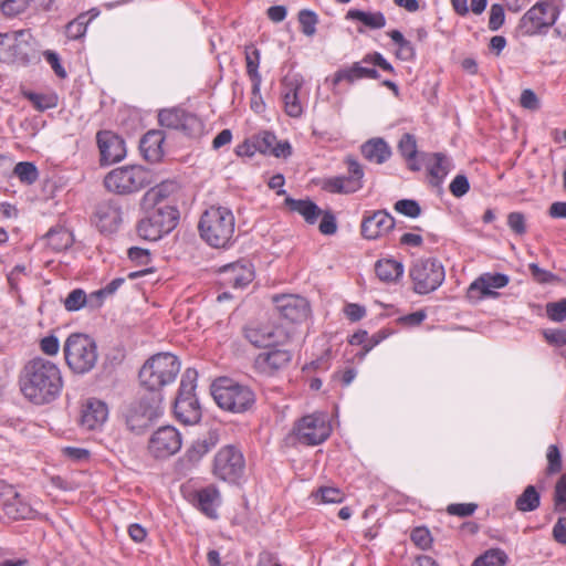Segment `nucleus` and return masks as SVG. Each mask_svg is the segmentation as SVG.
I'll use <instances>...</instances> for the list:
<instances>
[{"instance_id":"obj_6","label":"nucleus","mask_w":566,"mask_h":566,"mask_svg":"<svg viewBox=\"0 0 566 566\" xmlns=\"http://www.w3.org/2000/svg\"><path fill=\"white\" fill-rule=\"evenodd\" d=\"M198 373L187 368L181 376L178 395L174 403L176 418L185 424H195L201 419V407L196 396Z\"/></svg>"},{"instance_id":"obj_39","label":"nucleus","mask_w":566,"mask_h":566,"mask_svg":"<svg viewBox=\"0 0 566 566\" xmlns=\"http://www.w3.org/2000/svg\"><path fill=\"white\" fill-rule=\"evenodd\" d=\"M541 495L534 485H527L523 493L515 500L517 511L526 513L539 507Z\"/></svg>"},{"instance_id":"obj_51","label":"nucleus","mask_w":566,"mask_h":566,"mask_svg":"<svg viewBox=\"0 0 566 566\" xmlns=\"http://www.w3.org/2000/svg\"><path fill=\"white\" fill-rule=\"evenodd\" d=\"M87 302L90 303V296L87 297L83 290L75 289L66 296L64 306L67 311L74 312L84 307Z\"/></svg>"},{"instance_id":"obj_49","label":"nucleus","mask_w":566,"mask_h":566,"mask_svg":"<svg viewBox=\"0 0 566 566\" xmlns=\"http://www.w3.org/2000/svg\"><path fill=\"white\" fill-rule=\"evenodd\" d=\"M27 97L41 112L54 108L57 105V96L55 94L29 93Z\"/></svg>"},{"instance_id":"obj_38","label":"nucleus","mask_w":566,"mask_h":566,"mask_svg":"<svg viewBox=\"0 0 566 566\" xmlns=\"http://www.w3.org/2000/svg\"><path fill=\"white\" fill-rule=\"evenodd\" d=\"M346 19L360 21L369 29H381L386 25V18L381 12H366L358 9H350Z\"/></svg>"},{"instance_id":"obj_55","label":"nucleus","mask_w":566,"mask_h":566,"mask_svg":"<svg viewBox=\"0 0 566 566\" xmlns=\"http://www.w3.org/2000/svg\"><path fill=\"white\" fill-rule=\"evenodd\" d=\"M546 314L551 321L563 322L566 318V298L546 305Z\"/></svg>"},{"instance_id":"obj_21","label":"nucleus","mask_w":566,"mask_h":566,"mask_svg":"<svg viewBox=\"0 0 566 566\" xmlns=\"http://www.w3.org/2000/svg\"><path fill=\"white\" fill-rule=\"evenodd\" d=\"M273 303L280 315L293 323L306 319L310 314V304L307 300L300 295H275L273 297Z\"/></svg>"},{"instance_id":"obj_9","label":"nucleus","mask_w":566,"mask_h":566,"mask_svg":"<svg viewBox=\"0 0 566 566\" xmlns=\"http://www.w3.org/2000/svg\"><path fill=\"white\" fill-rule=\"evenodd\" d=\"M160 392L147 394L130 402L124 417L129 430L139 433L163 415Z\"/></svg>"},{"instance_id":"obj_1","label":"nucleus","mask_w":566,"mask_h":566,"mask_svg":"<svg viewBox=\"0 0 566 566\" xmlns=\"http://www.w3.org/2000/svg\"><path fill=\"white\" fill-rule=\"evenodd\" d=\"M20 390L30 402L43 406L55 401L63 389L60 367L43 357L30 359L19 378Z\"/></svg>"},{"instance_id":"obj_27","label":"nucleus","mask_w":566,"mask_h":566,"mask_svg":"<svg viewBox=\"0 0 566 566\" xmlns=\"http://www.w3.org/2000/svg\"><path fill=\"white\" fill-rule=\"evenodd\" d=\"M221 281L223 284L234 289H243L252 282L254 272L250 264L235 262L220 269Z\"/></svg>"},{"instance_id":"obj_32","label":"nucleus","mask_w":566,"mask_h":566,"mask_svg":"<svg viewBox=\"0 0 566 566\" xmlns=\"http://www.w3.org/2000/svg\"><path fill=\"white\" fill-rule=\"evenodd\" d=\"M403 264L396 259H380L375 264L377 277L385 283H395L403 274Z\"/></svg>"},{"instance_id":"obj_43","label":"nucleus","mask_w":566,"mask_h":566,"mask_svg":"<svg viewBox=\"0 0 566 566\" xmlns=\"http://www.w3.org/2000/svg\"><path fill=\"white\" fill-rule=\"evenodd\" d=\"M507 562V555L504 551L492 548L479 556L472 566H504Z\"/></svg>"},{"instance_id":"obj_44","label":"nucleus","mask_w":566,"mask_h":566,"mask_svg":"<svg viewBox=\"0 0 566 566\" xmlns=\"http://www.w3.org/2000/svg\"><path fill=\"white\" fill-rule=\"evenodd\" d=\"M91 22L88 13H81L74 20L67 23L65 28V34L71 40H77L82 38L87 30V25Z\"/></svg>"},{"instance_id":"obj_18","label":"nucleus","mask_w":566,"mask_h":566,"mask_svg":"<svg viewBox=\"0 0 566 566\" xmlns=\"http://www.w3.org/2000/svg\"><path fill=\"white\" fill-rule=\"evenodd\" d=\"M181 444L180 432L172 426H164L151 434L148 450L155 458L165 459L177 453Z\"/></svg>"},{"instance_id":"obj_20","label":"nucleus","mask_w":566,"mask_h":566,"mask_svg":"<svg viewBox=\"0 0 566 566\" xmlns=\"http://www.w3.org/2000/svg\"><path fill=\"white\" fill-rule=\"evenodd\" d=\"M99 149V163L108 166L123 160L126 156V146L123 138L109 130H101L96 135Z\"/></svg>"},{"instance_id":"obj_48","label":"nucleus","mask_w":566,"mask_h":566,"mask_svg":"<svg viewBox=\"0 0 566 566\" xmlns=\"http://www.w3.org/2000/svg\"><path fill=\"white\" fill-rule=\"evenodd\" d=\"M13 172L22 182L28 185L33 184L39 177L35 165L29 161L18 163Z\"/></svg>"},{"instance_id":"obj_3","label":"nucleus","mask_w":566,"mask_h":566,"mask_svg":"<svg viewBox=\"0 0 566 566\" xmlns=\"http://www.w3.org/2000/svg\"><path fill=\"white\" fill-rule=\"evenodd\" d=\"M180 371L178 357L170 353H159L151 356L139 370V380L149 394L160 392L159 390L171 384Z\"/></svg>"},{"instance_id":"obj_13","label":"nucleus","mask_w":566,"mask_h":566,"mask_svg":"<svg viewBox=\"0 0 566 566\" xmlns=\"http://www.w3.org/2000/svg\"><path fill=\"white\" fill-rule=\"evenodd\" d=\"M363 64H371L386 72H394V66L380 53L375 52L367 54L360 62H355L350 66L337 70L332 78L333 86L338 85L343 81L353 84L361 78L379 77V73L375 67L364 66Z\"/></svg>"},{"instance_id":"obj_35","label":"nucleus","mask_w":566,"mask_h":566,"mask_svg":"<svg viewBox=\"0 0 566 566\" xmlns=\"http://www.w3.org/2000/svg\"><path fill=\"white\" fill-rule=\"evenodd\" d=\"M178 184L172 180H165L150 188L143 197V207L150 208L153 206H161V201L177 191Z\"/></svg>"},{"instance_id":"obj_19","label":"nucleus","mask_w":566,"mask_h":566,"mask_svg":"<svg viewBox=\"0 0 566 566\" xmlns=\"http://www.w3.org/2000/svg\"><path fill=\"white\" fill-rule=\"evenodd\" d=\"M158 119L161 126L181 130L188 136H197L203 129L199 117L180 108L164 109Z\"/></svg>"},{"instance_id":"obj_59","label":"nucleus","mask_w":566,"mask_h":566,"mask_svg":"<svg viewBox=\"0 0 566 566\" xmlns=\"http://www.w3.org/2000/svg\"><path fill=\"white\" fill-rule=\"evenodd\" d=\"M507 224L510 229L518 235H523L526 232L525 216L521 212H511L507 216Z\"/></svg>"},{"instance_id":"obj_33","label":"nucleus","mask_w":566,"mask_h":566,"mask_svg":"<svg viewBox=\"0 0 566 566\" xmlns=\"http://www.w3.org/2000/svg\"><path fill=\"white\" fill-rule=\"evenodd\" d=\"M364 157L375 164H384L391 156L388 144L382 138H373L361 146Z\"/></svg>"},{"instance_id":"obj_57","label":"nucleus","mask_w":566,"mask_h":566,"mask_svg":"<svg viewBox=\"0 0 566 566\" xmlns=\"http://www.w3.org/2000/svg\"><path fill=\"white\" fill-rule=\"evenodd\" d=\"M450 192L457 197H463L470 190V184L465 175H457L449 186Z\"/></svg>"},{"instance_id":"obj_11","label":"nucleus","mask_w":566,"mask_h":566,"mask_svg":"<svg viewBox=\"0 0 566 566\" xmlns=\"http://www.w3.org/2000/svg\"><path fill=\"white\" fill-rule=\"evenodd\" d=\"M245 471V460L242 451L233 446L227 444L219 449L213 459L212 473L224 482L237 484Z\"/></svg>"},{"instance_id":"obj_12","label":"nucleus","mask_w":566,"mask_h":566,"mask_svg":"<svg viewBox=\"0 0 566 566\" xmlns=\"http://www.w3.org/2000/svg\"><path fill=\"white\" fill-rule=\"evenodd\" d=\"M31 39L32 34L29 30L0 33V62L18 65L29 64Z\"/></svg>"},{"instance_id":"obj_50","label":"nucleus","mask_w":566,"mask_h":566,"mask_svg":"<svg viewBox=\"0 0 566 566\" xmlns=\"http://www.w3.org/2000/svg\"><path fill=\"white\" fill-rule=\"evenodd\" d=\"M554 511L557 513L566 512V473L562 474L554 490Z\"/></svg>"},{"instance_id":"obj_54","label":"nucleus","mask_w":566,"mask_h":566,"mask_svg":"<svg viewBox=\"0 0 566 566\" xmlns=\"http://www.w3.org/2000/svg\"><path fill=\"white\" fill-rule=\"evenodd\" d=\"M395 210L409 218H418L421 213V208L416 200L401 199L395 203Z\"/></svg>"},{"instance_id":"obj_14","label":"nucleus","mask_w":566,"mask_h":566,"mask_svg":"<svg viewBox=\"0 0 566 566\" xmlns=\"http://www.w3.org/2000/svg\"><path fill=\"white\" fill-rule=\"evenodd\" d=\"M413 290L418 294L436 291L444 281V269L437 259H419L410 269Z\"/></svg>"},{"instance_id":"obj_2","label":"nucleus","mask_w":566,"mask_h":566,"mask_svg":"<svg viewBox=\"0 0 566 566\" xmlns=\"http://www.w3.org/2000/svg\"><path fill=\"white\" fill-rule=\"evenodd\" d=\"M234 216L227 207L212 206L207 209L199 221L201 238L213 248H226L234 233Z\"/></svg>"},{"instance_id":"obj_63","label":"nucleus","mask_w":566,"mask_h":566,"mask_svg":"<svg viewBox=\"0 0 566 566\" xmlns=\"http://www.w3.org/2000/svg\"><path fill=\"white\" fill-rule=\"evenodd\" d=\"M476 507V504L473 503L451 504L448 506V513L451 515L467 517L472 515L475 512Z\"/></svg>"},{"instance_id":"obj_4","label":"nucleus","mask_w":566,"mask_h":566,"mask_svg":"<svg viewBox=\"0 0 566 566\" xmlns=\"http://www.w3.org/2000/svg\"><path fill=\"white\" fill-rule=\"evenodd\" d=\"M211 394L221 409L233 413L245 412L255 402V395L250 387L229 378H220L214 381L211 386Z\"/></svg>"},{"instance_id":"obj_17","label":"nucleus","mask_w":566,"mask_h":566,"mask_svg":"<svg viewBox=\"0 0 566 566\" xmlns=\"http://www.w3.org/2000/svg\"><path fill=\"white\" fill-rule=\"evenodd\" d=\"M348 176H335L323 181V189L332 193H353L363 187L364 170L353 157L346 159Z\"/></svg>"},{"instance_id":"obj_5","label":"nucleus","mask_w":566,"mask_h":566,"mask_svg":"<svg viewBox=\"0 0 566 566\" xmlns=\"http://www.w3.org/2000/svg\"><path fill=\"white\" fill-rule=\"evenodd\" d=\"M64 357L75 374L91 371L98 359L97 346L92 337L81 333L71 334L63 346Z\"/></svg>"},{"instance_id":"obj_31","label":"nucleus","mask_w":566,"mask_h":566,"mask_svg":"<svg viewBox=\"0 0 566 566\" xmlns=\"http://www.w3.org/2000/svg\"><path fill=\"white\" fill-rule=\"evenodd\" d=\"M165 137L159 130H149L140 139L139 148L145 159L151 163L158 161L163 156V143Z\"/></svg>"},{"instance_id":"obj_37","label":"nucleus","mask_w":566,"mask_h":566,"mask_svg":"<svg viewBox=\"0 0 566 566\" xmlns=\"http://www.w3.org/2000/svg\"><path fill=\"white\" fill-rule=\"evenodd\" d=\"M285 205L290 208V210L300 213L310 224L316 223L319 214L322 213L318 206L310 199L297 200L293 198H286Z\"/></svg>"},{"instance_id":"obj_41","label":"nucleus","mask_w":566,"mask_h":566,"mask_svg":"<svg viewBox=\"0 0 566 566\" xmlns=\"http://www.w3.org/2000/svg\"><path fill=\"white\" fill-rule=\"evenodd\" d=\"M388 35L398 46L396 55L402 61H411L416 56L415 48L410 41L405 39L403 34L398 30H391Z\"/></svg>"},{"instance_id":"obj_42","label":"nucleus","mask_w":566,"mask_h":566,"mask_svg":"<svg viewBox=\"0 0 566 566\" xmlns=\"http://www.w3.org/2000/svg\"><path fill=\"white\" fill-rule=\"evenodd\" d=\"M398 149L401 156H403L410 163V168L412 170H418L419 167L411 163L417 155L416 137L409 133L403 134L398 143Z\"/></svg>"},{"instance_id":"obj_15","label":"nucleus","mask_w":566,"mask_h":566,"mask_svg":"<svg viewBox=\"0 0 566 566\" xmlns=\"http://www.w3.org/2000/svg\"><path fill=\"white\" fill-rule=\"evenodd\" d=\"M332 428L327 415L314 412L300 419L293 429L296 440L306 446H317L331 434Z\"/></svg>"},{"instance_id":"obj_24","label":"nucleus","mask_w":566,"mask_h":566,"mask_svg":"<svg viewBox=\"0 0 566 566\" xmlns=\"http://www.w3.org/2000/svg\"><path fill=\"white\" fill-rule=\"evenodd\" d=\"M1 506L4 514L12 520L31 518L34 511L29 502H27L11 485L6 486L2 493Z\"/></svg>"},{"instance_id":"obj_45","label":"nucleus","mask_w":566,"mask_h":566,"mask_svg":"<svg viewBox=\"0 0 566 566\" xmlns=\"http://www.w3.org/2000/svg\"><path fill=\"white\" fill-rule=\"evenodd\" d=\"M312 496L317 503L332 504L342 503L344 501V493L332 486H322L317 491L313 492Z\"/></svg>"},{"instance_id":"obj_53","label":"nucleus","mask_w":566,"mask_h":566,"mask_svg":"<svg viewBox=\"0 0 566 566\" xmlns=\"http://www.w3.org/2000/svg\"><path fill=\"white\" fill-rule=\"evenodd\" d=\"M547 473L555 474L562 471V453L556 444H551L546 451Z\"/></svg>"},{"instance_id":"obj_16","label":"nucleus","mask_w":566,"mask_h":566,"mask_svg":"<svg viewBox=\"0 0 566 566\" xmlns=\"http://www.w3.org/2000/svg\"><path fill=\"white\" fill-rule=\"evenodd\" d=\"M244 337L255 347L269 348L284 345L289 339V334L281 326L270 322L251 323L244 328Z\"/></svg>"},{"instance_id":"obj_36","label":"nucleus","mask_w":566,"mask_h":566,"mask_svg":"<svg viewBox=\"0 0 566 566\" xmlns=\"http://www.w3.org/2000/svg\"><path fill=\"white\" fill-rule=\"evenodd\" d=\"M452 168V163L447 156L440 153L432 154L428 161V171L432 179L431 182L434 186H439Z\"/></svg>"},{"instance_id":"obj_40","label":"nucleus","mask_w":566,"mask_h":566,"mask_svg":"<svg viewBox=\"0 0 566 566\" xmlns=\"http://www.w3.org/2000/svg\"><path fill=\"white\" fill-rule=\"evenodd\" d=\"M46 244L55 252L66 250L73 244V234L63 228L51 229L46 233Z\"/></svg>"},{"instance_id":"obj_47","label":"nucleus","mask_w":566,"mask_h":566,"mask_svg":"<svg viewBox=\"0 0 566 566\" xmlns=\"http://www.w3.org/2000/svg\"><path fill=\"white\" fill-rule=\"evenodd\" d=\"M298 22L301 31L306 36H313L316 33L318 17L314 11L303 9L298 12Z\"/></svg>"},{"instance_id":"obj_29","label":"nucleus","mask_w":566,"mask_h":566,"mask_svg":"<svg viewBox=\"0 0 566 566\" xmlns=\"http://www.w3.org/2000/svg\"><path fill=\"white\" fill-rule=\"evenodd\" d=\"M510 279L502 273H484L474 280L469 286V296L473 297L474 292H480L483 296H496L497 293L492 290L506 286Z\"/></svg>"},{"instance_id":"obj_22","label":"nucleus","mask_w":566,"mask_h":566,"mask_svg":"<svg viewBox=\"0 0 566 566\" xmlns=\"http://www.w3.org/2000/svg\"><path fill=\"white\" fill-rule=\"evenodd\" d=\"M394 227L395 220L387 211H374L364 216L361 235L367 240H375L388 233Z\"/></svg>"},{"instance_id":"obj_58","label":"nucleus","mask_w":566,"mask_h":566,"mask_svg":"<svg viewBox=\"0 0 566 566\" xmlns=\"http://www.w3.org/2000/svg\"><path fill=\"white\" fill-rule=\"evenodd\" d=\"M412 542L421 549H427L432 543L431 534L426 527H416L411 532Z\"/></svg>"},{"instance_id":"obj_7","label":"nucleus","mask_w":566,"mask_h":566,"mask_svg":"<svg viewBox=\"0 0 566 566\" xmlns=\"http://www.w3.org/2000/svg\"><path fill=\"white\" fill-rule=\"evenodd\" d=\"M146 209L147 216L137 226V233L142 239L157 241L176 228L179 212L175 207L163 205Z\"/></svg>"},{"instance_id":"obj_30","label":"nucleus","mask_w":566,"mask_h":566,"mask_svg":"<svg viewBox=\"0 0 566 566\" xmlns=\"http://www.w3.org/2000/svg\"><path fill=\"white\" fill-rule=\"evenodd\" d=\"M195 505L206 516L217 517V509L221 503L220 492L214 485H209L196 492Z\"/></svg>"},{"instance_id":"obj_25","label":"nucleus","mask_w":566,"mask_h":566,"mask_svg":"<svg viewBox=\"0 0 566 566\" xmlns=\"http://www.w3.org/2000/svg\"><path fill=\"white\" fill-rule=\"evenodd\" d=\"M97 227L102 232L116 231L123 221L122 206L117 200H107L98 205L96 209Z\"/></svg>"},{"instance_id":"obj_62","label":"nucleus","mask_w":566,"mask_h":566,"mask_svg":"<svg viewBox=\"0 0 566 566\" xmlns=\"http://www.w3.org/2000/svg\"><path fill=\"white\" fill-rule=\"evenodd\" d=\"M41 350L48 356H55L60 349V343L56 336L49 335L40 340Z\"/></svg>"},{"instance_id":"obj_26","label":"nucleus","mask_w":566,"mask_h":566,"mask_svg":"<svg viewBox=\"0 0 566 566\" xmlns=\"http://www.w3.org/2000/svg\"><path fill=\"white\" fill-rule=\"evenodd\" d=\"M108 417V409L102 400L90 398L82 407L80 423L84 429L101 428Z\"/></svg>"},{"instance_id":"obj_52","label":"nucleus","mask_w":566,"mask_h":566,"mask_svg":"<svg viewBox=\"0 0 566 566\" xmlns=\"http://www.w3.org/2000/svg\"><path fill=\"white\" fill-rule=\"evenodd\" d=\"M31 0H0V10L6 17H15L24 12Z\"/></svg>"},{"instance_id":"obj_61","label":"nucleus","mask_w":566,"mask_h":566,"mask_svg":"<svg viewBox=\"0 0 566 566\" xmlns=\"http://www.w3.org/2000/svg\"><path fill=\"white\" fill-rule=\"evenodd\" d=\"M43 56L59 77L64 78L66 76V71L62 66L57 53H55L54 51L46 50L43 52Z\"/></svg>"},{"instance_id":"obj_23","label":"nucleus","mask_w":566,"mask_h":566,"mask_svg":"<svg viewBox=\"0 0 566 566\" xmlns=\"http://www.w3.org/2000/svg\"><path fill=\"white\" fill-rule=\"evenodd\" d=\"M292 359V353L287 349H272L260 353L254 359V367L263 375L272 376L285 368Z\"/></svg>"},{"instance_id":"obj_64","label":"nucleus","mask_w":566,"mask_h":566,"mask_svg":"<svg viewBox=\"0 0 566 566\" xmlns=\"http://www.w3.org/2000/svg\"><path fill=\"white\" fill-rule=\"evenodd\" d=\"M276 137L269 132H264L256 139L258 150L263 154H271V149L274 147Z\"/></svg>"},{"instance_id":"obj_8","label":"nucleus","mask_w":566,"mask_h":566,"mask_svg":"<svg viewBox=\"0 0 566 566\" xmlns=\"http://www.w3.org/2000/svg\"><path fill=\"white\" fill-rule=\"evenodd\" d=\"M559 10L554 0H542L528 9L516 27L518 34L534 36L545 34L556 23Z\"/></svg>"},{"instance_id":"obj_28","label":"nucleus","mask_w":566,"mask_h":566,"mask_svg":"<svg viewBox=\"0 0 566 566\" xmlns=\"http://www.w3.org/2000/svg\"><path fill=\"white\" fill-rule=\"evenodd\" d=\"M302 87V80L293 77L283 82L282 99L284 111L290 117H301L304 112V106L300 98V90Z\"/></svg>"},{"instance_id":"obj_46","label":"nucleus","mask_w":566,"mask_h":566,"mask_svg":"<svg viewBox=\"0 0 566 566\" xmlns=\"http://www.w3.org/2000/svg\"><path fill=\"white\" fill-rule=\"evenodd\" d=\"M125 282L124 277H116L112 280L103 289L93 292L90 295V304L92 306H101L103 298L109 295H113Z\"/></svg>"},{"instance_id":"obj_56","label":"nucleus","mask_w":566,"mask_h":566,"mask_svg":"<svg viewBox=\"0 0 566 566\" xmlns=\"http://www.w3.org/2000/svg\"><path fill=\"white\" fill-rule=\"evenodd\" d=\"M505 13L504 8L500 3H494L490 9L489 28L492 31H497L504 23Z\"/></svg>"},{"instance_id":"obj_34","label":"nucleus","mask_w":566,"mask_h":566,"mask_svg":"<svg viewBox=\"0 0 566 566\" xmlns=\"http://www.w3.org/2000/svg\"><path fill=\"white\" fill-rule=\"evenodd\" d=\"M261 53L254 45L245 48L247 74L252 82V94L260 95L262 77L259 73Z\"/></svg>"},{"instance_id":"obj_60","label":"nucleus","mask_w":566,"mask_h":566,"mask_svg":"<svg viewBox=\"0 0 566 566\" xmlns=\"http://www.w3.org/2000/svg\"><path fill=\"white\" fill-rule=\"evenodd\" d=\"M128 258L137 265H147L150 262V252L147 249L132 247L128 249Z\"/></svg>"},{"instance_id":"obj_10","label":"nucleus","mask_w":566,"mask_h":566,"mask_svg":"<svg viewBox=\"0 0 566 566\" xmlns=\"http://www.w3.org/2000/svg\"><path fill=\"white\" fill-rule=\"evenodd\" d=\"M149 182V172L137 165L115 168L104 179L106 189L118 195L137 192Z\"/></svg>"}]
</instances>
